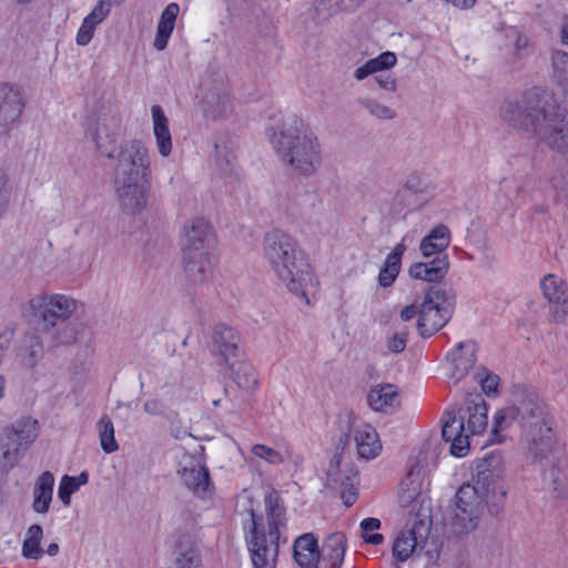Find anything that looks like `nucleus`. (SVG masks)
I'll list each match as a JSON object with an SVG mask.
<instances>
[{
    "instance_id": "1",
    "label": "nucleus",
    "mask_w": 568,
    "mask_h": 568,
    "mask_svg": "<svg viewBox=\"0 0 568 568\" xmlns=\"http://www.w3.org/2000/svg\"><path fill=\"white\" fill-rule=\"evenodd\" d=\"M515 420L520 425V445L525 458L531 464L547 460L557 447V438L554 420L538 395L521 394L515 404L496 412L493 433L509 427Z\"/></svg>"
},
{
    "instance_id": "2",
    "label": "nucleus",
    "mask_w": 568,
    "mask_h": 568,
    "mask_svg": "<svg viewBox=\"0 0 568 568\" xmlns=\"http://www.w3.org/2000/svg\"><path fill=\"white\" fill-rule=\"evenodd\" d=\"M500 116L513 128L532 133L550 150L568 153V114L551 106L536 90L526 92L519 100L504 102Z\"/></svg>"
},
{
    "instance_id": "3",
    "label": "nucleus",
    "mask_w": 568,
    "mask_h": 568,
    "mask_svg": "<svg viewBox=\"0 0 568 568\" xmlns=\"http://www.w3.org/2000/svg\"><path fill=\"white\" fill-rule=\"evenodd\" d=\"M151 176V158L146 145L140 140H129L121 144L113 185L122 213L134 216L148 207Z\"/></svg>"
},
{
    "instance_id": "4",
    "label": "nucleus",
    "mask_w": 568,
    "mask_h": 568,
    "mask_svg": "<svg viewBox=\"0 0 568 568\" xmlns=\"http://www.w3.org/2000/svg\"><path fill=\"white\" fill-rule=\"evenodd\" d=\"M263 253L272 272L287 291L308 304L315 278L295 239L282 231H272L264 237Z\"/></svg>"
},
{
    "instance_id": "5",
    "label": "nucleus",
    "mask_w": 568,
    "mask_h": 568,
    "mask_svg": "<svg viewBox=\"0 0 568 568\" xmlns=\"http://www.w3.org/2000/svg\"><path fill=\"white\" fill-rule=\"evenodd\" d=\"M265 509L268 525L267 534L260 528L254 511L253 498L248 495H242L237 498L236 510L240 514L246 513L251 520L247 545L254 568H275L278 555L280 527L285 525V509L276 491H268L265 495Z\"/></svg>"
},
{
    "instance_id": "6",
    "label": "nucleus",
    "mask_w": 568,
    "mask_h": 568,
    "mask_svg": "<svg viewBox=\"0 0 568 568\" xmlns=\"http://www.w3.org/2000/svg\"><path fill=\"white\" fill-rule=\"evenodd\" d=\"M274 149L281 161L300 175L315 174L322 163L318 138L311 126L298 118L284 123L274 140Z\"/></svg>"
},
{
    "instance_id": "7",
    "label": "nucleus",
    "mask_w": 568,
    "mask_h": 568,
    "mask_svg": "<svg viewBox=\"0 0 568 568\" xmlns=\"http://www.w3.org/2000/svg\"><path fill=\"white\" fill-rule=\"evenodd\" d=\"M455 293L446 285H432L425 292L419 306L417 328L422 337H429L443 328L452 318Z\"/></svg>"
},
{
    "instance_id": "8",
    "label": "nucleus",
    "mask_w": 568,
    "mask_h": 568,
    "mask_svg": "<svg viewBox=\"0 0 568 568\" xmlns=\"http://www.w3.org/2000/svg\"><path fill=\"white\" fill-rule=\"evenodd\" d=\"M488 495L473 484L459 487L450 516V525L456 532H468L477 527L484 509V498Z\"/></svg>"
},
{
    "instance_id": "9",
    "label": "nucleus",
    "mask_w": 568,
    "mask_h": 568,
    "mask_svg": "<svg viewBox=\"0 0 568 568\" xmlns=\"http://www.w3.org/2000/svg\"><path fill=\"white\" fill-rule=\"evenodd\" d=\"M39 434L38 420L23 417L2 429L0 435V450L3 467L11 468L18 460L21 450H26Z\"/></svg>"
},
{
    "instance_id": "10",
    "label": "nucleus",
    "mask_w": 568,
    "mask_h": 568,
    "mask_svg": "<svg viewBox=\"0 0 568 568\" xmlns=\"http://www.w3.org/2000/svg\"><path fill=\"white\" fill-rule=\"evenodd\" d=\"M77 310V301L62 294H40L30 298L27 312L40 318L45 327L55 326L57 320L70 318Z\"/></svg>"
},
{
    "instance_id": "11",
    "label": "nucleus",
    "mask_w": 568,
    "mask_h": 568,
    "mask_svg": "<svg viewBox=\"0 0 568 568\" xmlns=\"http://www.w3.org/2000/svg\"><path fill=\"white\" fill-rule=\"evenodd\" d=\"M478 474L475 486L481 489V493L491 494L499 500L506 497V490L500 485V480L506 474V464L499 452H491L481 459L477 466Z\"/></svg>"
},
{
    "instance_id": "12",
    "label": "nucleus",
    "mask_w": 568,
    "mask_h": 568,
    "mask_svg": "<svg viewBox=\"0 0 568 568\" xmlns=\"http://www.w3.org/2000/svg\"><path fill=\"white\" fill-rule=\"evenodd\" d=\"M178 475L199 498H205L212 488L210 473L201 455L184 454L179 463Z\"/></svg>"
},
{
    "instance_id": "13",
    "label": "nucleus",
    "mask_w": 568,
    "mask_h": 568,
    "mask_svg": "<svg viewBox=\"0 0 568 568\" xmlns=\"http://www.w3.org/2000/svg\"><path fill=\"white\" fill-rule=\"evenodd\" d=\"M539 288L549 305V316L554 323L562 324L568 316V284L554 274L548 273L541 277Z\"/></svg>"
},
{
    "instance_id": "14",
    "label": "nucleus",
    "mask_w": 568,
    "mask_h": 568,
    "mask_svg": "<svg viewBox=\"0 0 568 568\" xmlns=\"http://www.w3.org/2000/svg\"><path fill=\"white\" fill-rule=\"evenodd\" d=\"M214 232L210 222L203 217L189 220L183 227L182 253L211 251Z\"/></svg>"
},
{
    "instance_id": "15",
    "label": "nucleus",
    "mask_w": 568,
    "mask_h": 568,
    "mask_svg": "<svg viewBox=\"0 0 568 568\" xmlns=\"http://www.w3.org/2000/svg\"><path fill=\"white\" fill-rule=\"evenodd\" d=\"M204 113L213 120H221L231 116L234 112V101L230 87L226 82L220 81L207 88L202 97Z\"/></svg>"
},
{
    "instance_id": "16",
    "label": "nucleus",
    "mask_w": 568,
    "mask_h": 568,
    "mask_svg": "<svg viewBox=\"0 0 568 568\" xmlns=\"http://www.w3.org/2000/svg\"><path fill=\"white\" fill-rule=\"evenodd\" d=\"M241 336L236 329L226 325H216L212 333L211 352L220 364L233 368Z\"/></svg>"
},
{
    "instance_id": "17",
    "label": "nucleus",
    "mask_w": 568,
    "mask_h": 568,
    "mask_svg": "<svg viewBox=\"0 0 568 568\" xmlns=\"http://www.w3.org/2000/svg\"><path fill=\"white\" fill-rule=\"evenodd\" d=\"M27 104L23 89L14 83H0V126L16 123Z\"/></svg>"
},
{
    "instance_id": "18",
    "label": "nucleus",
    "mask_w": 568,
    "mask_h": 568,
    "mask_svg": "<svg viewBox=\"0 0 568 568\" xmlns=\"http://www.w3.org/2000/svg\"><path fill=\"white\" fill-rule=\"evenodd\" d=\"M465 416L457 417L453 410H447L443 417L442 436L450 443V453L456 457H464L469 450V435L465 428Z\"/></svg>"
},
{
    "instance_id": "19",
    "label": "nucleus",
    "mask_w": 568,
    "mask_h": 568,
    "mask_svg": "<svg viewBox=\"0 0 568 568\" xmlns=\"http://www.w3.org/2000/svg\"><path fill=\"white\" fill-rule=\"evenodd\" d=\"M341 455L335 454L327 469V480L333 487L341 489V497L346 506H352L356 498V484L358 474L353 468L346 469L344 473L339 470Z\"/></svg>"
},
{
    "instance_id": "20",
    "label": "nucleus",
    "mask_w": 568,
    "mask_h": 568,
    "mask_svg": "<svg viewBox=\"0 0 568 568\" xmlns=\"http://www.w3.org/2000/svg\"><path fill=\"white\" fill-rule=\"evenodd\" d=\"M182 254L183 270L190 282L202 284L213 276L215 263L211 251Z\"/></svg>"
},
{
    "instance_id": "21",
    "label": "nucleus",
    "mask_w": 568,
    "mask_h": 568,
    "mask_svg": "<svg viewBox=\"0 0 568 568\" xmlns=\"http://www.w3.org/2000/svg\"><path fill=\"white\" fill-rule=\"evenodd\" d=\"M358 458L369 460L382 452V443L376 429L368 424H356L351 429Z\"/></svg>"
},
{
    "instance_id": "22",
    "label": "nucleus",
    "mask_w": 568,
    "mask_h": 568,
    "mask_svg": "<svg viewBox=\"0 0 568 568\" xmlns=\"http://www.w3.org/2000/svg\"><path fill=\"white\" fill-rule=\"evenodd\" d=\"M169 568H201L200 554L192 534L181 532L175 537L173 561Z\"/></svg>"
},
{
    "instance_id": "23",
    "label": "nucleus",
    "mask_w": 568,
    "mask_h": 568,
    "mask_svg": "<svg viewBox=\"0 0 568 568\" xmlns=\"http://www.w3.org/2000/svg\"><path fill=\"white\" fill-rule=\"evenodd\" d=\"M120 133V122L114 118L102 119L93 133L97 150L109 159H115L119 153L116 152L115 142Z\"/></svg>"
},
{
    "instance_id": "24",
    "label": "nucleus",
    "mask_w": 568,
    "mask_h": 568,
    "mask_svg": "<svg viewBox=\"0 0 568 568\" xmlns=\"http://www.w3.org/2000/svg\"><path fill=\"white\" fill-rule=\"evenodd\" d=\"M477 345L473 341L460 342L456 348L449 353L448 358L452 362L450 378L458 383L464 378L476 363Z\"/></svg>"
},
{
    "instance_id": "25",
    "label": "nucleus",
    "mask_w": 568,
    "mask_h": 568,
    "mask_svg": "<svg viewBox=\"0 0 568 568\" xmlns=\"http://www.w3.org/2000/svg\"><path fill=\"white\" fill-rule=\"evenodd\" d=\"M423 524L414 525L413 528L402 531L393 542V556L397 561L404 562L417 550L424 548L425 540L419 534Z\"/></svg>"
},
{
    "instance_id": "26",
    "label": "nucleus",
    "mask_w": 568,
    "mask_h": 568,
    "mask_svg": "<svg viewBox=\"0 0 568 568\" xmlns=\"http://www.w3.org/2000/svg\"><path fill=\"white\" fill-rule=\"evenodd\" d=\"M151 115L158 152L161 156L168 158L172 153L173 149L169 119L162 106L159 104L152 105Z\"/></svg>"
},
{
    "instance_id": "27",
    "label": "nucleus",
    "mask_w": 568,
    "mask_h": 568,
    "mask_svg": "<svg viewBox=\"0 0 568 568\" xmlns=\"http://www.w3.org/2000/svg\"><path fill=\"white\" fill-rule=\"evenodd\" d=\"M449 262L446 255L437 256L430 262H419L409 266L408 274L414 280L429 283L440 282L447 274Z\"/></svg>"
},
{
    "instance_id": "28",
    "label": "nucleus",
    "mask_w": 568,
    "mask_h": 568,
    "mask_svg": "<svg viewBox=\"0 0 568 568\" xmlns=\"http://www.w3.org/2000/svg\"><path fill=\"white\" fill-rule=\"evenodd\" d=\"M367 400L374 410L384 413L395 410L400 404L397 388L393 384H379L372 387Z\"/></svg>"
},
{
    "instance_id": "29",
    "label": "nucleus",
    "mask_w": 568,
    "mask_h": 568,
    "mask_svg": "<svg viewBox=\"0 0 568 568\" xmlns=\"http://www.w3.org/2000/svg\"><path fill=\"white\" fill-rule=\"evenodd\" d=\"M54 476L51 471H43L36 480L32 496V509L44 515L49 511L53 498Z\"/></svg>"
},
{
    "instance_id": "30",
    "label": "nucleus",
    "mask_w": 568,
    "mask_h": 568,
    "mask_svg": "<svg viewBox=\"0 0 568 568\" xmlns=\"http://www.w3.org/2000/svg\"><path fill=\"white\" fill-rule=\"evenodd\" d=\"M506 38L508 40L507 49L511 63H519L534 53V43L530 38L519 29L514 27L507 29Z\"/></svg>"
},
{
    "instance_id": "31",
    "label": "nucleus",
    "mask_w": 568,
    "mask_h": 568,
    "mask_svg": "<svg viewBox=\"0 0 568 568\" xmlns=\"http://www.w3.org/2000/svg\"><path fill=\"white\" fill-rule=\"evenodd\" d=\"M110 13V3L101 0L93 10L84 18L82 26L77 34V43L79 45H87L93 38L95 28L105 20Z\"/></svg>"
},
{
    "instance_id": "32",
    "label": "nucleus",
    "mask_w": 568,
    "mask_h": 568,
    "mask_svg": "<svg viewBox=\"0 0 568 568\" xmlns=\"http://www.w3.org/2000/svg\"><path fill=\"white\" fill-rule=\"evenodd\" d=\"M450 244V231L445 224H438L432 229L419 244V251L424 257H430L443 253Z\"/></svg>"
},
{
    "instance_id": "33",
    "label": "nucleus",
    "mask_w": 568,
    "mask_h": 568,
    "mask_svg": "<svg viewBox=\"0 0 568 568\" xmlns=\"http://www.w3.org/2000/svg\"><path fill=\"white\" fill-rule=\"evenodd\" d=\"M406 237L402 240L398 244L395 245L393 251L386 256L383 267L378 274V284L382 287H389L395 280L397 278L400 265H402V256L406 252Z\"/></svg>"
},
{
    "instance_id": "34",
    "label": "nucleus",
    "mask_w": 568,
    "mask_h": 568,
    "mask_svg": "<svg viewBox=\"0 0 568 568\" xmlns=\"http://www.w3.org/2000/svg\"><path fill=\"white\" fill-rule=\"evenodd\" d=\"M180 7L175 2L169 3L161 13L153 45L162 51L166 48L168 41L173 32Z\"/></svg>"
},
{
    "instance_id": "35",
    "label": "nucleus",
    "mask_w": 568,
    "mask_h": 568,
    "mask_svg": "<svg viewBox=\"0 0 568 568\" xmlns=\"http://www.w3.org/2000/svg\"><path fill=\"white\" fill-rule=\"evenodd\" d=\"M294 558L303 568L312 567L320 557L317 540L313 534H304L294 542Z\"/></svg>"
},
{
    "instance_id": "36",
    "label": "nucleus",
    "mask_w": 568,
    "mask_h": 568,
    "mask_svg": "<svg viewBox=\"0 0 568 568\" xmlns=\"http://www.w3.org/2000/svg\"><path fill=\"white\" fill-rule=\"evenodd\" d=\"M397 62V58L394 52L386 51L381 53L378 57L369 59L363 65L358 67L354 71V78L357 81H363L369 75L376 74L384 70L393 68Z\"/></svg>"
},
{
    "instance_id": "37",
    "label": "nucleus",
    "mask_w": 568,
    "mask_h": 568,
    "mask_svg": "<svg viewBox=\"0 0 568 568\" xmlns=\"http://www.w3.org/2000/svg\"><path fill=\"white\" fill-rule=\"evenodd\" d=\"M18 356L22 366L30 369L34 368L43 356L41 339L34 334L24 336Z\"/></svg>"
},
{
    "instance_id": "38",
    "label": "nucleus",
    "mask_w": 568,
    "mask_h": 568,
    "mask_svg": "<svg viewBox=\"0 0 568 568\" xmlns=\"http://www.w3.org/2000/svg\"><path fill=\"white\" fill-rule=\"evenodd\" d=\"M362 2L363 0H316L314 11L317 19L327 20L338 12L355 10Z\"/></svg>"
},
{
    "instance_id": "39",
    "label": "nucleus",
    "mask_w": 568,
    "mask_h": 568,
    "mask_svg": "<svg viewBox=\"0 0 568 568\" xmlns=\"http://www.w3.org/2000/svg\"><path fill=\"white\" fill-rule=\"evenodd\" d=\"M346 536L339 531L333 532L326 538L323 551L332 568L341 567L346 551Z\"/></svg>"
},
{
    "instance_id": "40",
    "label": "nucleus",
    "mask_w": 568,
    "mask_h": 568,
    "mask_svg": "<svg viewBox=\"0 0 568 568\" xmlns=\"http://www.w3.org/2000/svg\"><path fill=\"white\" fill-rule=\"evenodd\" d=\"M357 105L369 116L379 121H390L397 116L396 111L378 101L373 97H359L356 99Z\"/></svg>"
},
{
    "instance_id": "41",
    "label": "nucleus",
    "mask_w": 568,
    "mask_h": 568,
    "mask_svg": "<svg viewBox=\"0 0 568 568\" xmlns=\"http://www.w3.org/2000/svg\"><path fill=\"white\" fill-rule=\"evenodd\" d=\"M467 427L466 430L471 435L481 433L487 426V407L484 400L479 403H469L466 408Z\"/></svg>"
},
{
    "instance_id": "42",
    "label": "nucleus",
    "mask_w": 568,
    "mask_h": 568,
    "mask_svg": "<svg viewBox=\"0 0 568 568\" xmlns=\"http://www.w3.org/2000/svg\"><path fill=\"white\" fill-rule=\"evenodd\" d=\"M43 537L42 527L38 524L31 525L22 544V556L28 559L38 560L42 557L41 540Z\"/></svg>"
},
{
    "instance_id": "43",
    "label": "nucleus",
    "mask_w": 568,
    "mask_h": 568,
    "mask_svg": "<svg viewBox=\"0 0 568 568\" xmlns=\"http://www.w3.org/2000/svg\"><path fill=\"white\" fill-rule=\"evenodd\" d=\"M232 373L234 382L239 387L250 390L256 387V372L252 365L245 362H235L233 368H229Z\"/></svg>"
},
{
    "instance_id": "44",
    "label": "nucleus",
    "mask_w": 568,
    "mask_h": 568,
    "mask_svg": "<svg viewBox=\"0 0 568 568\" xmlns=\"http://www.w3.org/2000/svg\"><path fill=\"white\" fill-rule=\"evenodd\" d=\"M550 60L551 80L565 89L568 88V53L561 50H554Z\"/></svg>"
},
{
    "instance_id": "45",
    "label": "nucleus",
    "mask_w": 568,
    "mask_h": 568,
    "mask_svg": "<svg viewBox=\"0 0 568 568\" xmlns=\"http://www.w3.org/2000/svg\"><path fill=\"white\" fill-rule=\"evenodd\" d=\"M99 439L104 453L111 454L119 449L114 437V426L109 416L104 415L98 422Z\"/></svg>"
},
{
    "instance_id": "46",
    "label": "nucleus",
    "mask_w": 568,
    "mask_h": 568,
    "mask_svg": "<svg viewBox=\"0 0 568 568\" xmlns=\"http://www.w3.org/2000/svg\"><path fill=\"white\" fill-rule=\"evenodd\" d=\"M548 473V491L551 497L558 501L566 500L568 498V480L566 475L555 466H552Z\"/></svg>"
},
{
    "instance_id": "47",
    "label": "nucleus",
    "mask_w": 568,
    "mask_h": 568,
    "mask_svg": "<svg viewBox=\"0 0 568 568\" xmlns=\"http://www.w3.org/2000/svg\"><path fill=\"white\" fill-rule=\"evenodd\" d=\"M252 455L263 459L270 465L277 466L285 462V456L281 452L262 444H255L251 448Z\"/></svg>"
},
{
    "instance_id": "48",
    "label": "nucleus",
    "mask_w": 568,
    "mask_h": 568,
    "mask_svg": "<svg viewBox=\"0 0 568 568\" xmlns=\"http://www.w3.org/2000/svg\"><path fill=\"white\" fill-rule=\"evenodd\" d=\"M381 527V520L377 518H365L361 523V529L363 531V539L371 545H381L384 540V537L382 534L374 532L371 534V531L377 530Z\"/></svg>"
},
{
    "instance_id": "49",
    "label": "nucleus",
    "mask_w": 568,
    "mask_h": 568,
    "mask_svg": "<svg viewBox=\"0 0 568 568\" xmlns=\"http://www.w3.org/2000/svg\"><path fill=\"white\" fill-rule=\"evenodd\" d=\"M407 339L408 331L404 328L402 331H396L390 336H388L386 338L385 345L390 353L400 354L407 346Z\"/></svg>"
},
{
    "instance_id": "50",
    "label": "nucleus",
    "mask_w": 568,
    "mask_h": 568,
    "mask_svg": "<svg viewBox=\"0 0 568 568\" xmlns=\"http://www.w3.org/2000/svg\"><path fill=\"white\" fill-rule=\"evenodd\" d=\"M79 488V484H77V479L72 476L64 475L61 478L58 496L63 503V505L68 506L71 500V495L75 493Z\"/></svg>"
},
{
    "instance_id": "51",
    "label": "nucleus",
    "mask_w": 568,
    "mask_h": 568,
    "mask_svg": "<svg viewBox=\"0 0 568 568\" xmlns=\"http://www.w3.org/2000/svg\"><path fill=\"white\" fill-rule=\"evenodd\" d=\"M215 150L217 152V163L221 166V170L227 174L235 173L236 156L232 152H229L225 148L220 151L219 144H215Z\"/></svg>"
},
{
    "instance_id": "52",
    "label": "nucleus",
    "mask_w": 568,
    "mask_h": 568,
    "mask_svg": "<svg viewBox=\"0 0 568 568\" xmlns=\"http://www.w3.org/2000/svg\"><path fill=\"white\" fill-rule=\"evenodd\" d=\"M143 410L149 415L160 416L164 414L165 406L160 399L152 398L144 402Z\"/></svg>"
},
{
    "instance_id": "53",
    "label": "nucleus",
    "mask_w": 568,
    "mask_h": 568,
    "mask_svg": "<svg viewBox=\"0 0 568 568\" xmlns=\"http://www.w3.org/2000/svg\"><path fill=\"white\" fill-rule=\"evenodd\" d=\"M14 332L11 328H6L0 332V364L2 363L4 353L9 349L13 339Z\"/></svg>"
},
{
    "instance_id": "54",
    "label": "nucleus",
    "mask_w": 568,
    "mask_h": 568,
    "mask_svg": "<svg viewBox=\"0 0 568 568\" xmlns=\"http://www.w3.org/2000/svg\"><path fill=\"white\" fill-rule=\"evenodd\" d=\"M499 383V377L494 374H487L481 381V389L485 394L490 395L496 393Z\"/></svg>"
},
{
    "instance_id": "55",
    "label": "nucleus",
    "mask_w": 568,
    "mask_h": 568,
    "mask_svg": "<svg viewBox=\"0 0 568 568\" xmlns=\"http://www.w3.org/2000/svg\"><path fill=\"white\" fill-rule=\"evenodd\" d=\"M375 81L381 89L386 90L388 92H395L397 89L396 79L390 75H376Z\"/></svg>"
},
{
    "instance_id": "56",
    "label": "nucleus",
    "mask_w": 568,
    "mask_h": 568,
    "mask_svg": "<svg viewBox=\"0 0 568 568\" xmlns=\"http://www.w3.org/2000/svg\"><path fill=\"white\" fill-rule=\"evenodd\" d=\"M550 184L555 190H566L568 187V169H562L560 176H551Z\"/></svg>"
},
{
    "instance_id": "57",
    "label": "nucleus",
    "mask_w": 568,
    "mask_h": 568,
    "mask_svg": "<svg viewBox=\"0 0 568 568\" xmlns=\"http://www.w3.org/2000/svg\"><path fill=\"white\" fill-rule=\"evenodd\" d=\"M9 179L8 174L4 170L0 169V201L8 203L9 202Z\"/></svg>"
},
{
    "instance_id": "58",
    "label": "nucleus",
    "mask_w": 568,
    "mask_h": 568,
    "mask_svg": "<svg viewBox=\"0 0 568 568\" xmlns=\"http://www.w3.org/2000/svg\"><path fill=\"white\" fill-rule=\"evenodd\" d=\"M406 187L415 193L424 192L425 187L423 185L422 179L417 174H412L407 178Z\"/></svg>"
},
{
    "instance_id": "59",
    "label": "nucleus",
    "mask_w": 568,
    "mask_h": 568,
    "mask_svg": "<svg viewBox=\"0 0 568 568\" xmlns=\"http://www.w3.org/2000/svg\"><path fill=\"white\" fill-rule=\"evenodd\" d=\"M418 312H419V308H417L414 304L407 305L400 311L399 317L402 321L408 322V321L413 320L417 315Z\"/></svg>"
},
{
    "instance_id": "60",
    "label": "nucleus",
    "mask_w": 568,
    "mask_h": 568,
    "mask_svg": "<svg viewBox=\"0 0 568 568\" xmlns=\"http://www.w3.org/2000/svg\"><path fill=\"white\" fill-rule=\"evenodd\" d=\"M417 495H418L417 487L409 488L406 491L403 490L402 496H400L402 503L409 504L416 498Z\"/></svg>"
},
{
    "instance_id": "61",
    "label": "nucleus",
    "mask_w": 568,
    "mask_h": 568,
    "mask_svg": "<svg viewBox=\"0 0 568 568\" xmlns=\"http://www.w3.org/2000/svg\"><path fill=\"white\" fill-rule=\"evenodd\" d=\"M305 201L308 202L310 206L312 209L316 207L317 205L322 204V200L315 192H310L305 194Z\"/></svg>"
},
{
    "instance_id": "62",
    "label": "nucleus",
    "mask_w": 568,
    "mask_h": 568,
    "mask_svg": "<svg viewBox=\"0 0 568 568\" xmlns=\"http://www.w3.org/2000/svg\"><path fill=\"white\" fill-rule=\"evenodd\" d=\"M560 41L562 44L568 45V23H565L560 30Z\"/></svg>"
},
{
    "instance_id": "63",
    "label": "nucleus",
    "mask_w": 568,
    "mask_h": 568,
    "mask_svg": "<svg viewBox=\"0 0 568 568\" xmlns=\"http://www.w3.org/2000/svg\"><path fill=\"white\" fill-rule=\"evenodd\" d=\"M59 552V545L57 542H51L47 548V554L49 556H55Z\"/></svg>"
},
{
    "instance_id": "64",
    "label": "nucleus",
    "mask_w": 568,
    "mask_h": 568,
    "mask_svg": "<svg viewBox=\"0 0 568 568\" xmlns=\"http://www.w3.org/2000/svg\"><path fill=\"white\" fill-rule=\"evenodd\" d=\"M77 479V484H79V487L81 485H85L88 483L89 476L85 471H82L78 477H74Z\"/></svg>"
}]
</instances>
